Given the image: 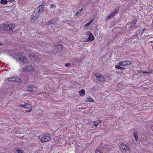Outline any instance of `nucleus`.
I'll return each mask as SVG.
<instances>
[{
    "instance_id": "4",
    "label": "nucleus",
    "mask_w": 153,
    "mask_h": 153,
    "mask_svg": "<svg viewBox=\"0 0 153 153\" xmlns=\"http://www.w3.org/2000/svg\"><path fill=\"white\" fill-rule=\"evenodd\" d=\"M7 80L9 82H18L19 84H22V81L20 79H19L17 77H12L8 78H7Z\"/></svg>"
},
{
    "instance_id": "15",
    "label": "nucleus",
    "mask_w": 153,
    "mask_h": 153,
    "mask_svg": "<svg viewBox=\"0 0 153 153\" xmlns=\"http://www.w3.org/2000/svg\"><path fill=\"white\" fill-rule=\"evenodd\" d=\"M34 60L36 62H39L40 61V58L38 56L36 55L34 56Z\"/></svg>"
},
{
    "instance_id": "43",
    "label": "nucleus",
    "mask_w": 153,
    "mask_h": 153,
    "mask_svg": "<svg viewBox=\"0 0 153 153\" xmlns=\"http://www.w3.org/2000/svg\"><path fill=\"white\" fill-rule=\"evenodd\" d=\"M0 45H2V44H1L0 42Z\"/></svg>"
},
{
    "instance_id": "37",
    "label": "nucleus",
    "mask_w": 153,
    "mask_h": 153,
    "mask_svg": "<svg viewBox=\"0 0 153 153\" xmlns=\"http://www.w3.org/2000/svg\"><path fill=\"white\" fill-rule=\"evenodd\" d=\"M120 69H121L123 70V69H124V68L121 67L120 66Z\"/></svg>"
},
{
    "instance_id": "34",
    "label": "nucleus",
    "mask_w": 153,
    "mask_h": 153,
    "mask_svg": "<svg viewBox=\"0 0 153 153\" xmlns=\"http://www.w3.org/2000/svg\"><path fill=\"white\" fill-rule=\"evenodd\" d=\"M96 153H100V152L98 150H96L95 151Z\"/></svg>"
},
{
    "instance_id": "36",
    "label": "nucleus",
    "mask_w": 153,
    "mask_h": 153,
    "mask_svg": "<svg viewBox=\"0 0 153 153\" xmlns=\"http://www.w3.org/2000/svg\"><path fill=\"white\" fill-rule=\"evenodd\" d=\"M93 21V20L91 19L90 20V21L89 22V23H90V24H91V23Z\"/></svg>"
},
{
    "instance_id": "17",
    "label": "nucleus",
    "mask_w": 153,
    "mask_h": 153,
    "mask_svg": "<svg viewBox=\"0 0 153 153\" xmlns=\"http://www.w3.org/2000/svg\"><path fill=\"white\" fill-rule=\"evenodd\" d=\"M134 137L136 141L138 140V137H137V132H134Z\"/></svg>"
},
{
    "instance_id": "11",
    "label": "nucleus",
    "mask_w": 153,
    "mask_h": 153,
    "mask_svg": "<svg viewBox=\"0 0 153 153\" xmlns=\"http://www.w3.org/2000/svg\"><path fill=\"white\" fill-rule=\"evenodd\" d=\"M120 146L121 148L124 150L127 151L129 150V147L124 144H121L120 145Z\"/></svg>"
},
{
    "instance_id": "5",
    "label": "nucleus",
    "mask_w": 153,
    "mask_h": 153,
    "mask_svg": "<svg viewBox=\"0 0 153 153\" xmlns=\"http://www.w3.org/2000/svg\"><path fill=\"white\" fill-rule=\"evenodd\" d=\"M40 14L38 13L37 11L35 10L31 16V21L32 22H34L37 20Z\"/></svg>"
},
{
    "instance_id": "22",
    "label": "nucleus",
    "mask_w": 153,
    "mask_h": 153,
    "mask_svg": "<svg viewBox=\"0 0 153 153\" xmlns=\"http://www.w3.org/2000/svg\"><path fill=\"white\" fill-rule=\"evenodd\" d=\"M90 23H89L88 22L86 25H84V27L85 28H86L88 27L90 25Z\"/></svg>"
},
{
    "instance_id": "21",
    "label": "nucleus",
    "mask_w": 153,
    "mask_h": 153,
    "mask_svg": "<svg viewBox=\"0 0 153 153\" xmlns=\"http://www.w3.org/2000/svg\"><path fill=\"white\" fill-rule=\"evenodd\" d=\"M28 89L27 90L28 91H33V87L31 86H28L27 87Z\"/></svg>"
},
{
    "instance_id": "40",
    "label": "nucleus",
    "mask_w": 153,
    "mask_h": 153,
    "mask_svg": "<svg viewBox=\"0 0 153 153\" xmlns=\"http://www.w3.org/2000/svg\"><path fill=\"white\" fill-rule=\"evenodd\" d=\"M51 53L52 54H53L55 53L54 52H53L52 51H51Z\"/></svg>"
},
{
    "instance_id": "25",
    "label": "nucleus",
    "mask_w": 153,
    "mask_h": 153,
    "mask_svg": "<svg viewBox=\"0 0 153 153\" xmlns=\"http://www.w3.org/2000/svg\"><path fill=\"white\" fill-rule=\"evenodd\" d=\"M125 62V63L126 64V66L129 65L131 64V63L130 61H126Z\"/></svg>"
},
{
    "instance_id": "9",
    "label": "nucleus",
    "mask_w": 153,
    "mask_h": 153,
    "mask_svg": "<svg viewBox=\"0 0 153 153\" xmlns=\"http://www.w3.org/2000/svg\"><path fill=\"white\" fill-rule=\"evenodd\" d=\"M45 6V4H42L39 7L35 9V10L36 11H37L38 13L40 14L44 10Z\"/></svg>"
},
{
    "instance_id": "31",
    "label": "nucleus",
    "mask_w": 153,
    "mask_h": 153,
    "mask_svg": "<svg viewBox=\"0 0 153 153\" xmlns=\"http://www.w3.org/2000/svg\"><path fill=\"white\" fill-rule=\"evenodd\" d=\"M56 5L54 4H52L51 5V8L54 7L55 8Z\"/></svg>"
},
{
    "instance_id": "28",
    "label": "nucleus",
    "mask_w": 153,
    "mask_h": 153,
    "mask_svg": "<svg viewBox=\"0 0 153 153\" xmlns=\"http://www.w3.org/2000/svg\"><path fill=\"white\" fill-rule=\"evenodd\" d=\"M16 151H17V152L18 153H22V152L21 151V150H20V149H17L16 150Z\"/></svg>"
},
{
    "instance_id": "23",
    "label": "nucleus",
    "mask_w": 153,
    "mask_h": 153,
    "mask_svg": "<svg viewBox=\"0 0 153 153\" xmlns=\"http://www.w3.org/2000/svg\"><path fill=\"white\" fill-rule=\"evenodd\" d=\"M137 22V21L136 20H134L133 21V22L131 23V26H134L136 23Z\"/></svg>"
},
{
    "instance_id": "16",
    "label": "nucleus",
    "mask_w": 153,
    "mask_h": 153,
    "mask_svg": "<svg viewBox=\"0 0 153 153\" xmlns=\"http://www.w3.org/2000/svg\"><path fill=\"white\" fill-rule=\"evenodd\" d=\"M94 101V100L92 99L90 97H87L86 98V100H85V102H93Z\"/></svg>"
},
{
    "instance_id": "27",
    "label": "nucleus",
    "mask_w": 153,
    "mask_h": 153,
    "mask_svg": "<svg viewBox=\"0 0 153 153\" xmlns=\"http://www.w3.org/2000/svg\"><path fill=\"white\" fill-rule=\"evenodd\" d=\"M118 9H115V10H114L112 12V13H113L114 14H115L118 11Z\"/></svg>"
},
{
    "instance_id": "33",
    "label": "nucleus",
    "mask_w": 153,
    "mask_h": 153,
    "mask_svg": "<svg viewBox=\"0 0 153 153\" xmlns=\"http://www.w3.org/2000/svg\"><path fill=\"white\" fill-rule=\"evenodd\" d=\"M32 110V109H30L28 111H26V110H25L24 111H25L26 112H31V111Z\"/></svg>"
},
{
    "instance_id": "18",
    "label": "nucleus",
    "mask_w": 153,
    "mask_h": 153,
    "mask_svg": "<svg viewBox=\"0 0 153 153\" xmlns=\"http://www.w3.org/2000/svg\"><path fill=\"white\" fill-rule=\"evenodd\" d=\"M83 9L81 8L80 9L78 10L76 12V13L75 14V16H77L79 14L81 13V12L83 10Z\"/></svg>"
},
{
    "instance_id": "30",
    "label": "nucleus",
    "mask_w": 153,
    "mask_h": 153,
    "mask_svg": "<svg viewBox=\"0 0 153 153\" xmlns=\"http://www.w3.org/2000/svg\"><path fill=\"white\" fill-rule=\"evenodd\" d=\"M70 65V64L69 63H67L65 64V66L66 67H68Z\"/></svg>"
},
{
    "instance_id": "38",
    "label": "nucleus",
    "mask_w": 153,
    "mask_h": 153,
    "mask_svg": "<svg viewBox=\"0 0 153 153\" xmlns=\"http://www.w3.org/2000/svg\"><path fill=\"white\" fill-rule=\"evenodd\" d=\"M110 14H111V16H112L113 15H114L113 13H112V12L110 13Z\"/></svg>"
},
{
    "instance_id": "39",
    "label": "nucleus",
    "mask_w": 153,
    "mask_h": 153,
    "mask_svg": "<svg viewBox=\"0 0 153 153\" xmlns=\"http://www.w3.org/2000/svg\"><path fill=\"white\" fill-rule=\"evenodd\" d=\"M110 14H111V16H112L113 15H114L113 13H112V12L110 13Z\"/></svg>"
},
{
    "instance_id": "20",
    "label": "nucleus",
    "mask_w": 153,
    "mask_h": 153,
    "mask_svg": "<svg viewBox=\"0 0 153 153\" xmlns=\"http://www.w3.org/2000/svg\"><path fill=\"white\" fill-rule=\"evenodd\" d=\"M119 65L122 66H126L125 62H119Z\"/></svg>"
},
{
    "instance_id": "44",
    "label": "nucleus",
    "mask_w": 153,
    "mask_h": 153,
    "mask_svg": "<svg viewBox=\"0 0 153 153\" xmlns=\"http://www.w3.org/2000/svg\"><path fill=\"white\" fill-rule=\"evenodd\" d=\"M1 49H0V52H1Z\"/></svg>"
},
{
    "instance_id": "1",
    "label": "nucleus",
    "mask_w": 153,
    "mask_h": 153,
    "mask_svg": "<svg viewBox=\"0 0 153 153\" xmlns=\"http://www.w3.org/2000/svg\"><path fill=\"white\" fill-rule=\"evenodd\" d=\"M15 27V25L13 24H10L8 25L3 24L0 27V31L11 30L14 29Z\"/></svg>"
},
{
    "instance_id": "41",
    "label": "nucleus",
    "mask_w": 153,
    "mask_h": 153,
    "mask_svg": "<svg viewBox=\"0 0 153 153\" xmlns=\"http://www.w3.org/2000/svg\"><path fill=\"white\" fill-rule=\"evenodd\" d=\"M53 12H54V11H53V12H51V14H53Z\"/></svg>"
},
{
    "instance_id": "7",
    "label": "nucleus",
    "mask_w": 153,
    "mask_h": 153,
    "mask_svg": "<svg viewBox=\"0 0 153 153\" xmlns=\"http://www.w3.org/2000/svg\"><path fill=\"white\" fill-rule=\"evenodd\" d=\"M94 75L96 76V79L101 82H104L105 81V78L102 76L101 75L99 74L97 75L95 74Z\"/></svg>"
},
{
    "instance_id": "19",
    "label": "nucleus",
    "mask_w": 153,
    "mask_h": 153,
    "mask_svg": "<svg viewBox=\"0 0 153 153\" xmlns=\"http://www.w3.org/2000/svg\"><path fill=\"white\" fill-rule=\"evenodd\" d=\"M7 2L8 1L7 0H1L0 1L1 3L3 4H6Z\"/></svg>"
},
{
    "instance_id": "24",
    "label": "nucleus",
    "mask_w": 153,
    "mask_h": 153,
    "mask_svg": "<svg viewBox=\"0 0 153 153\" xmlns=\"http://www.w3.org/2000/svg\"><path fill=\"white\" fill-rule=\"evenodd\" d=\"M152 70H150L149 71H143V72L144 73L149 74V73H152Z\"/></svg>"
},
{
    "instance_id": "3",
    "label": "nucleus",
    "mask_w": 153,
    "mask_h": 153,
    "mask_svg": "<svg viewBox=\"0 0 153 153\" xmlns=\"http://www.w3.org/2000/svg\"><path fill=\"white\" fill-rule=\"evenodd\" d=\"M34 67L31 65H28L23 67L22 69L23 72H29L32 71H34Z\"/></svg>"
},
{
    "instance_id": "35",
    "label": "nucleus",
    "mask_w": 153,
    "mask_h": 153,
    "mask_svg": "<svg viewBox=\"0 0 153 153\" xmlns=\"http://www.w3.org/2000/svg\"><path fill=\"white\" fill-rule=\"evenodd\" d=\"M8 1L9 2H12L14 0H8Z\"/></svg>"
},
{
    "instance_id": "42",
    "label": "nucleus",
    "mask_w": 153,
    "mask_h": 153,
    "mask_svg": "<svg viewBox=\"0 0 153 153\" xmlns=\"http://www.w3.org/2000/svg\"><path fill=\"white\" fill-rule=\"evenodd\" d=\"M145 30V29H143V30H142V33Z\"/></svg>"
},
{
    "instance_id": "26",
    "label": "nucleus",
    "mask_w": 153,
    "mask_h": 153,
    "mask_svg": "<svg viewBox=\"0 0 153 153\" xmlns=\"http://www.w3.org/2000/svg\"><path fill=\"white\" fill-rule=\"evenodd\" d=\"M99 123H100V122H99L98 123H97V122H94V126H97Z\"/></svg>"
},
{
    "instance_id": "32",
    "label": "nucleus",
    "mask_w": 153,
    "mask_h": 153,
    "mask_svg": "<svg viewBox=\"0 0 153 153\" xmlns=\"http://www.w3.org/2000/svg\"><path fill=\"white\" fill-rule=\"evenodd\" d=\"M120 66H120L119 65H116V66H115V68H117V69H119L120 68Z\"/></svg>"
},
{
    "instance_id": "29",
    "label": "nucleus",
    "mask_w": 153,
    "mask_h": 153,
    "mask_svg": "<svg viewBox=\"0 0 153 153\" xmlns=\"http://www.w3.org/2000/svg\"><path fill=\"white\" fill-rule=\"evenodd\" d=\"M112 16H111V14H109V15L107 17V18H106V20H108L109 19H110L111 17Z\"/></svg>"
},
{
    "instance_id": "13",
    "label": "nucleus",
    "mask_w": 153,
    "mask_h": 153,
    "mask_svg": "<svg viewBox=\"0 0 153 153\" xmlns=\"http://www.w3.org/2000/svg\"><path fill=\"white\" fill-rule=\"evenodd\" d=\"M94 39V37L91 33H90L89 37L87 38V42H90L93 41Z\"/></svg>"
},
{
    "instance_id": "6",
    "label": "nucleus",
    "mask_w": 153,
    "mask_h": 153,
    "mask_svg": "<svg viewBox=\"0 0 153 153\" xmlns=\"http://www.w3.org/2000/svg\"><path fill=\"white\" fill-rule=\"evenodd\" d=\"M19 60L20 62L21 63L23 64L29 63V60L23 56H21L19 57Z\"/></svg>"
},
{
    "instance_id": "10",
    "label": "nucleus",
    "mask_w": 153,
    "mask_h": 153,
    "mask_svg": "<svg viewBox=\"0 0 153 153\" xmlns=\"http://www.w3.org/2000/svg\"><path fill=\"white\" fill-rule=\"evenodd\" d=\"M54 48L56 49V52H57L58 51H60L62 49V47L61 45H57L54 47Z\"/></svg>"
},
{
    "instance_id": "12",
    "label": "nucleus",
    "mask_w": 153,
    "mask_h": 153,
    "mask_svg": "<svg viewBox=\"0 0 153 153\" xmlns=\"http://www.w3.org/2000/svg\"><path fill=\"white\" fill-rule=\"evenodd\" d=\"M19 106L24 107L26 108H30L32 107V105L30 104H26L25 105L21 104L19 105Z\"/></svg>"
},
{
    "instance_id": "8",
    "label": "nucleus",
    "mask_w": 153,
    "mask_h": 153,
    "mask_svg": "<svg viewBox=\"0 0 153 153\" xmlns=\"http://www.w3.org/2000/svg\"><path fill=\"white\" fill-rule=\"evenodd\" d=\"M58 20V19L56 18H55L53 19H51L48 21L47 22L46 24L48 25L51 24H54L56 23Z\"/></svg>"
},
{
    "instance_id": "2",
    "label": "nucleus",
    "mask_w": 153,
    "mask_h": 153,
    "mask_svg": "<svg viewBox=\"0 0 153 153\" xmlns=\"http://www.w3.org/2000/svg\"><path fill=\"white\" fill-rule=\"evenodd\" d=\"M51 135L48 133H45L43 135L39 136V138L41 141L42 143H45L50 140L51 138Z\"/></svg>"
},
{
    "instance_id": "14",
    "label": "nucleus",
    "mask_w": 153,
    "mask_h": 153,
    "mask_svg": "<svg viewBox=\"0 0 153 153\" xmlns=\"http://www.w3.org/2000/svg\"><path fill=\"white\" fill-rule=\"evenodd\" d=\"M79 94L80 96H83L85 94V91L84 89H82L79 91Z\"/></svg>"
}]
</instances>
